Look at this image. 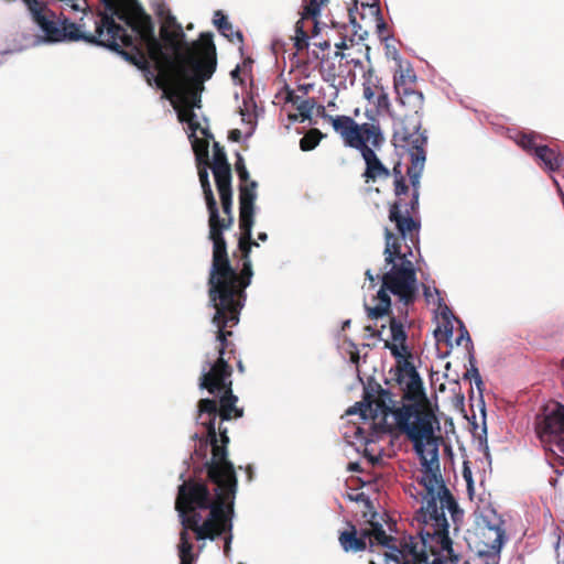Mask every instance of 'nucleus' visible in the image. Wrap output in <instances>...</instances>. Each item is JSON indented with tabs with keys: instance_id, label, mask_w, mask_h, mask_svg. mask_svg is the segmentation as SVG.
<instances>
[{
	"instance_id": "f257e3e1",
	"label": "nucleus",
	"mask_w": 564,
	"mask_h": 564,
	"mask_svg": "<svg viewBox=\"0 0 564 564\" xmlns=\"http://www.w3.org/2000/svg\"><path fill=\"white\" fill-rule=\"evenodd\" d=\"M105 11L96 26V35L86 34L74 22L55 21L45 14L46 8L37 0H23L34 23L44 36L40 43L85 41L105 46L130 59L121 46H132L138 41L149 57L164 73L163 78L153 77L164 90V96L178 110L192 112L200 108L204 83L209 80L217 67L216 47L210 35H200V41L188 42L183 26L176 18L161 6L156 13L162 19L160 37L154 24L138 0H100Z\"/></svg>"
},
{
	"instance_id": "f03ea898",
	"label": "nucleus",
	"mask_w": 564,
	"mask_h": 564,
	"mask_svg": "<svg viewBox=\"0 0 564 564\" xmlns=\"http://www.w3.org/2000/svg\"><path fill=\"white\" fill-rule=\"evenodd\" d=\"M219 417L215 400L204 398L198 402L196 423L202 427L193 438H198L195 455L203 459L213 489L197 478L189 477L178 486L175 509L182 524L178 543L180 564H194L193 543L189 531L197 541H215L224 534V554L231 550L234 503L238 480L234 464L228 459V430L216 420Z\"/></svg>"
},
{
	"instance_id": "7ed1b4c3",
	"label": "nucleus",
	"mask_w": 564,
	"mask_h": 564,
	"mask_svg": "<svg viewBox=\"0 0 564 564\" xmlns=\"http://www.w3.org/2000/svg\"><path fill=\"white\" fill-rule=\"evenodd\" d=\"M393 416L398 430L412 443L422 466L420 482L425 494L419 510V519L433 527V531L424 532L422 539L426 543L427 536H437L443 549H451L452 539L445 511L451 513L455 523L463 517V511L441 474L442 438L436 434L441 431L440 420L430 400L404 402L394 410Z\"/></svg>"
},
{
	"instance_id": "20e7f679",
	"label": "nucleus",
	"mask_w": 564,
	"mask_h": 564,
	"mask_svg": "<svg viewBox=\"0 0 564 564\" xmlns=\"http://www.w3.org/2000/svg\"><path fill=\"white\" fill-rule=\"evenodd\" d=\"M240 237L239 249L241 251L242 267L238 273L235 270V278L228 284V292L220 289V299L213 301L208 292V304L214 310L212 326L216 332L218 343L215 352L207 354L202 365L198 387L207 390L214 398L218 408V415L221 421H229L232 417H241L243 410L237 406L238 397L232 392V368L229 359L226 358L227 348L230 343L228 337L232 335L227 327L238 325L241 310L246 303V289L251 284L253 269L251 262V249L258 248L259 242L252 237L253 226H250L249 236L246 228L239 223Z\"/></svg>"
},
{
	"instance_id": "39448f33",
	"label": "nucleus",
	"mask_w": 564,
	"mask_h": 564,
	"mask_svg": "<svg viewBox=\"0 0 564 564\" xmlns=\"http://www.w3.org/2000/svg\"><path fill=\"white\" fill-rule=\"evenodd\" d=\"M413 252L401 251L400 239L388 228H384V265L382 273L375 275L371 269H367L365 275L372 284L376 279L381 280V288L377 293L378 304L373 307L366 306L370 318H380L387 315L391 308L389 292L398 296L404 305L412 303L419 291L416 271L409 259Z\"/></svg>"
},
{
	"instance_id": "423d86ee",
	"label": "nucleus",
	"mask_w": 564,
	"mask_h": 564,
	"mask_svg": "<svg viewBox=\"0 0 564 564\" xmlns=\"http://www.w3.org/2000/svg\"><path fill=\"white\" fill-rule=\"evenodd\" d=\"M223 210L227 218L218 217L215 221L209 214V239L213 241V262L209 271L208 285L212 300L220 299V289L228 290V284L235 278V269L231 267L228 254L227 245L223 236V230L230 227L234 221L232 209V189L231 182L216 184Z\"/></svg>"
},
{
	"instance_id": "0eeeda50",
	"label": "nucleus",
	"mask_w": 564,
	"mask_h": 564,
	"mask_svg": "<svg viewBox=\"0 0 564 564\" xmlns=\"http://www.w3.org/2000/svg\"><path fill=\"white\" fill-rule=\"evenodd\" d=\"M393 139L406 148L410 154L411 165L406 174L412 186V193H420L421 176L426 161L424 149L427 143L426 131H421L420 121L413 120L411 127L403 126L401 129H395Z\"/></svg>"
},
{
	"instance_id": "6e6552de",
	"label": "nucleus",
	"mask_w": 564,
	"mask_h": 564,
	"mask_svg": "<svg viewBox=\"0 0 564 564\" xmlns=\"http://www.w3.org/2000/svg\"><path fill=\"white\" fill-rule=\"evenodd\" d=\"M324 118L328 119L334 130L340 134L345 144L349 148L357 149L364 145V142H369L373 148H380L383 142V135L379 126L373 123H357L348 116H336L325 113L322 107Z\"/></svg>"
},
{
	"instance_id": "1a4fd4ad",
	"label": "nucleus",
	"mask_w": 564,
	"mask_h": 564,
	"mask_svg": "<svg viewBox=\"0 0 564 564\" xmlns=\"http://www.w3.org/2000/svg\"><path fill=\"white\" fill-rule=\"evenodd\" d=\"M417 521L424 524V529L420 531V538H422V534L426 531L432 532L433 527L431 524H426L422 520L419 519V514L416 516ZM432 542H436L441 550L444 552H447L451 561L453 564H457L458 562V555L454 554L453 551V543L451 544V549H443L442 543L437 536H427L426 543H424L423 539H421L422 549L417 550V543L414 542V539L410 536L408 540L403 543V550L400 549H393L394 553H384V563L386 564H411L409 561H401V555L403 553H406L411 555L414 560H421L426 562L427 561V554L426 549L429 547L432 551Z\"/></svg>"
},
{
	"instance_id": "9d476101",
	"label": "nucleus",
	"mask_w": 564,
	"mask_h": 564,
	"mask_svg": "<svg viewBox=\"0 0 564 564\" xmlns=\"http://www.w3.org/2000/svg\"><path fill=\"white\" fill-rule=\"evenodd\" d=\"M397 381L400 384L404 402H417L429 400L423 380L414 365L408 360L398 368Z\"/></svg>"
},
{
	"instance_id": "9b49d317",
	"label": "nucleus",
	"mask_w": 564,
	"mask_h": 564,
	"mask_svg": "<svg viewBox=\"0 0 564 564\" xmlns=\"http://www.w3.org/2000/svg\"><path fill=\"white\" fill-rule=\"evenodd\" d=\"M489 543H481L473 557V564H499L505 541V530L499 525H489Z\"/></svg>"
},
{
	"instance_id": "f8f14e48",
	"label": "nucleus",
	"mask_w": 564,
	"mask_h": 564,
	"mask_svg": "<svg viewBox=\"0 0 564 564\" xmlns=\"http://www.w3.org/2000/svg\"><path fill=\"white\" fill-rule=\"evenodd\" d=\"M258 183L248 181L240 185L239 193V223L250 232V226L254 225L256 200Z\"/></svg>"
},
{
	"instance_id": "ddd939ff",
	"label": "nucleus",
	"mask_w": 564,
	"mask_h": 564,
	"mask_svg": "<svg viewBox=\"0 0 564 564\" xmlns=\"http://www.w3.org/2000/svg\"><path fill=\"white\" fill-rule=\"evenodd\" d=\"M389 219L394 223L400 234L401 240H410L412 243L419 240L420 221L415 220L411 215L403 214L401 202L393 203L389 210ZM402 246V243L400 242Z\"/></svg>"
},
{
	"instance_id": "4468645a",
	"label": "nucleus",
	"mask_w": 564,
	"mask_h": 564,
	"mask_svg": "<svg viewBox=\"0 0 564 564\" xmlns=\"http://www.w3.org/2000/svg\"><path fill=\"white\" fill-rule=\"evenodd\" d=\"M375 149L369 142H364V145L357 148L366 163V170L364 177L366 183L376 182L378 178H388L390 171L383 165V163L377 156Z\"/></svg>"
},
{
	"instance_id": "2eb2a0df",
	"label": "nucleus",
	"mask_w": 564,
	"mask_h": 564,
	"mask_svg": "<svg viewBox=\"0 0 564 564\" xmlns=\"http://www.w3.org/2000/svg\"><path fill=\"white\" fill-rule=\"evenodd\" d=\"M549 436L558 438L564 443V405L556 403L545 415L541 424V437Z\"/></svg>"
},
{
	"instance_id": "dca6fc26",
	"label": "nucleus",
	"mask_w": 564,
	"mask_h": 564,
	"mask_svg": "<svg viewBox=\"0 0 564 564\" xmlns=\"http://www.w3.org/2000/svg\"><path fill=\"white\" fill-rule=\"evenodd\" d=\"M395 88L399 89V80L395 79ZM400 100L402 105L408 106L413 112V116L405 117L404 120L400 123V127L397 129H401L403 126L411 127L413 120H419L421 123L420 111L423 109L424 96L422 91L414 90L412 88H403L402 91L398 90Z\"/></svg>"
},
{
	"instance_id": "f3484780",
	"label": "nucleus",
	"mask_w": 564,
	"mask_h": 564,
	"mask_svg": "<svg viewBox=\"0 0 564 564\" xmlns=\"http://www.w3.org/2000/svg\"><path fill=\"white\" fill-rule=\"evenodd\" d=\"M375 393H380L382 397H386V395L389 394V392L387 390L382 389L380 384H378V383H375V384L369 383L364 389L362 401L356 403L354 406L348 409L347 410V414L351 415V414L359 413L362 419H367L368 413L372 409V404H373V401H375Z\"/></svg>"
},
{
	"instance_id": "a211bd4d",
	"label": "nucleus",
	"mask_w": 564,
	"mask_h": 564,
	"mask_svg": "<svg viewBox=\"0 0 564 564\" xmlns=\"http://www.w3.org/2000/svg\"><path fill=\"white\" fill-rule=\"evenodd\" d=\"M212 171L216 184L231 182V170L227 161V155L218 143L214 144Z\"/></svg>"
},
{
	"instance_id": "6ab92c4d",
	"label": "nucleus",
	"mask_w": 564,
	"mask_h": 564,
	"mask_svg": "<svg viewBox=\"0 0 564 564\" xmlns=\"http://www.w3.org/2000/svg\"><path fill=\"white\" fill-rule=\"evenodd\" d=\"M367 536H369L368 531H364L360 536L357 535V530L354 525H350V530H345L340 532L338 541L341 549L345 552L357 553L366 550L367 547Z\"/></svg>"
},
{
	"instance_id": "aec40b11",
	"label": "nucleus",
	"mask_w": 564,
	"mask_h": 564,
	"mask_svg": "<svg viewBox=\"0 0 564 564\" xmlns=\"http://www.w3.org/2000/svg\"><path fill=\"white\" fill-rule=\"evenodd\" d=\"M390 333L393 343L387 340L384 343V348L389 349L392 356H394L395 358H400L402 357L400 347L403 351H406L405 340L408 338V335L404 330L403 324L395 317H392L390 319Z\"/></svg>"
},
{
	"instance_id": "412c9836",
	"label": "nucleus",
	"mask_w": 564,
	"mask_h": 564,
	"mask_svg": "<svg viewBox=\"0 0 564 564\" xmlns=\"http://www.w3.org/2000/svg\"><path fill=\"white\" fill-rule=\"evenodd\" d=\"M198 176H199V182H200V185H202V188L204 192L208 213L212 214V219L215 221V219L218 217V207H217V202L215 199V196L213 194V189H212V186L209 183L208 172H207L206 166L198 169Z\"/></svg>"
},
{
	"instance_id": "4be33fe9",
	"label": "nucleus",
	"mask_w": 564,
	"mask_h": 564,
	"mask_svg": "<svg viewBox=\"0 0 564 564\" xmlns=\"http://www.w3.org/2000/svg\"><path fill=\"white\" fill-rule=\"evenodd\" d=\"M534 155L542 161L546 170L551 172L558 170L564 162V156L556 154L547 145H539L534 148Z\"/></svg>"
},
{
	"instance_id": "5701e85b",
	"label": "nucleus",
	"mask_w": 564,
	"mask_h": 564,
	"mask_svg": "<svg viewBox=\"0 0 564 564\" xmlns=\"http://www.w3.org/2000/svg\"><path fill=\"white\" fill-rule=\"evenodd\" d=\"M369 532V540L370 545H373L375 543L380 544L384 547L390 549L391 551L389 553H394L393 549H398L397 546L390 545V542L393 540L392 536L388 535L386 531L383 530L382 525L379 523H375L372 527L371 532Z\"/></svg>"
},
{
	"instance_id": "b1692460",
	"label": "nucleus",
	"mask_w": 564,
	"mask_h": 564,
	"mask_svg": "<svg viewBox=\"0 0 564 564\" xmlns=\"http://www.w3.org/2000/svg\"><path fill=\"white\" fill-rule=\"evenodd\" d=\"M468 362H469V369L466 371V373L464 375V379H469V380H474L475 382V386L479 392V395H480V402L482 404V413L485 414V410H484V406H485V403H484V400H482V380H481V377H480V373H479V370L476 366V358L474 356L473 352H469L468 355Z\"/></svg>"
},
{
	"instance_id": "393cba45",
	"label": "nucleus",
	"mask_w": 564,
	"mask_h": 564,
	"mask_svg": "<svg viewBox=\"0 0 564 564\" xmlns=\"http://www.w3.org/2000/svg\"><path fill=\"white\" fill-rule=\"evenodd\" d=\"M254 107L252 99H243V108H240V116L243 123H247L250 126V130L247 133L248 137H250L256 128V116L251 112V108Z\"/></svg>"
},
{
	"instance_id": "a878e982",
	"label": "nucleus",
	"mask_w": 564,
	"mask_h": 564,
	"mask_svg": "<svg viewBox=\"0 0 564 564\" xmlns=\"http://www.w3.org/2000/svg\"><path fill=\"white\" fill-rule=\"evenodd\" d=\"M362 8L367 10L369 15H372L375 18L377 32L381 34L387 29V24L382 18L379 2L373 1L372 3H362Z\"/></svg>"
},
{
	"instance_id": "bb28decb",
	"label": "nucleus",
	"mask_w": 564,
	"mask_h": 564,
	"mask_svg": "<svg viewBox=\"0 0 564 564\" xmlns=\"http://www.w3.org/2000/svg\"><path fill=\"white\" fill-rule=\"evenodd\" d=\"M327 0H308L304 7L302 19L313 18L316 19L321 15L322 7Z\"/></svg>"
},
{
	"instance_id": "cd10ccee",
	"label": "nucleus",
	"mask_w": 564,
	"mask_h": 564,
	"mask_svg": "<svg viewBox=\"0 0 564 564\" xmlns=\"http://www.w3.org/2000/svg\"><path fill=\"white\" fill-rule=\"evenodd\" d=\"M441 315L444 321V335L446 339L449 340L453 337L454 333L453 321H456L457 318L454 316L453 312L446 305L442 307Z\"/></svg>"
},
{
	"instance_id": "c85d7f7f",
	"label": "nucleus",
	"mask_w": 564,
	"mask_h": 564,
	"mask_svg": "<svg viewBox=\"0 0 564 564\" xmlns=\"http://www.w3.org/2000/svg\"><path fill=\"white\" fill-rule=\"evenodd\" d=\"M295 47L297 51L304 50L308 47V35L303 29V24L301 21H297L295 24Z\"/></svg>"
},
{
	"instance_id": "c756f323",
	"label": "nucleus",
	"mask_w": 564,
	"mask_h": 564,
	"mask_svg": "<svg viewBox=\"0 0 564 564\" xmlns=\"http://www.w3.org/2000/svg\"><path fill=\"white\" fill-rule=\"evenodd\" d=\"M213 23L223 34H226L227 31H232V24L220 10L215 11Z\"/></svg>"
},
{
	"instance_id": "7c9ffc66",
	"label": "nucleus",
	"mask_w": 564,
	"mask_h": 564,
	"mask_svg": "<svg viewBox=\"0 0 564 564\" xmlns=\"http://www.w3.org/2000/svg\"><path fill=\"white\" fill-rule=\"evenodd\" d=\"M235 167L241 183H247L248 181H250V175L246 167L245 160L239 153L237 154Z\"/></svg>"
},
{
	"instance_id": "2f4dec72",
	"label": "nucleus",
	"mask_w": 564,
	"mask_h": 564,
	"mask_svg": "<svg viewBox=\"0 0 564 564\" xmlns=\"http://www.w3.org/2000/svg\"><path fill=\"white\" fill-rule=\"evenodd\" d=\"M314 106L315 102L312 99H305L299 104L297 110L302 117V121L311 119Z\"/></svg>"
},
{
	"instance_id": "473e14b6",
	"label": "nucleus",
	"mask_w": 564,
	"mask_h": 564,
	"mask_svg": "<svg viewBox=\"0 0 564 564\" xmlns=\"http://www.w3.org/2000/svg\"><path fill=\"white\" fill-rule=\"evenodd\" d=\"M393 171L395 173V181H394L395 195L401 196V195L406 194L408 185L405 184L404 177L402 176L401 172L399 170H397L395 167L393 169Z\"/></svg>"
},
{
	"instance_id": "72a5a7b5",
	"label": "nucleus",
	"mask_w": 564,
	"mask_h": 564,
	"mask_svg": "<svg viewBox=\"0 0 564 564\" xmlns=\"http://www.w3.org/2000/svg\"><path fill=\"white\" fill-rule=\"evenodd\" d=\"M456 322L459 324V329H460V334L456 338V345L459 346L463 340H466L467 341V349H468L469 352H471L473 343H471L470 335H469L467 328L465 327L464 323L460 319H456Z\"/></svg>"
},
{
	"instance_id": "f704fd0d",
	"label": "nucleus",
	"mask_w": 564,
	"mask_h": 564,
	"mask_svg": "<svg viewBox=\"0 0 564 564\" xmlns=\"http://www.w3.org/2000/svg\"><path fill=\"white\" fill-rule=\"evenodd\" d=\"M517 143L524 150L529 151V150H533L534 151V148H536L534 145V141H533V137L530 135V134H521L518 139H517Z\"/></svg>"
},
{
	"instance_id": "c9c22d12",
	"label": "nucleus",
	"mask_w": 564,
	"mask_h": 564,
	"mask_svg": "<svg viewBox=\"0 0 564 564\" xmlns=\"http://www.w3.org/2000/svg\"><path fill=\"white\" fill-rule=\"evenodd\" d=\"M419 198H420V193H412V198L403 214L411 215V214L415 213L419 208Z\"/></svg>"
},
{
	"instance_id": "e433bc0d",
	"label": "nucleus",
	"mask_w": 564,
	"mask_h": 564,
	"mask_svg": "<svg viewBox=\"0 0 564 564\" xmlns=\"http://www.w3.org/2000/svg\"><path fill=\"white\" fill-rule=\"evenodd\" d=\"M318 144V140L304 137L300 140V148L302 151H311Z\"/></svg>"
},
{
	"instance_id": "4c0bfd02",
	"label": "nucleus",
	"mask_w": 564,
	"mask_h": 564,
	"mask_svg": "<svg viewBox=\"0 0 564 564\" xmlns=\"http://www.w3.org/2000/svg\"><path fill=\"white\" fill-rule=\"evenodd\" d=\"M364 84H368L369 87L373 88V87H378V83H379V79L378 77L375 75V72L373 69H368L367 73H365L364 75Z\"/></svg>"
},
{
	"instance_id": "58836bf2",
	"label": "nucleus",
	"mask_w": 564,
	"mask_h": 564,
	"mask_svg": "<svg viewBox=\"0 0 564 564\" xmlns=\"http://www.w3.org/2000/svg\"><path fill=\"white\" fill-rule=\"evenodd\" d=\"M377 106L379 108H388L390 106L389 96L382 88L377 97Z\"/></svg>"
},
{
	"instance_id": "ea45409f",
	"label": "nucleus",
	"mask_w": 564,
	"mask_h": 564,
	"mask_svg": "<svg viewBox=\"0 0 564 564\" xmlns=\"http://www.w3.org/2000/svg\"><path fill=\"white\" fill-rule=\"evenodd\" d=\"M478 448H479V451H481L484 453L486 459L490 464L491 456H490V452H489V446H488L487 437H485L484 440L481 437L479 438Z\"/></svg>"
},
{
	"instance_id": "a19ab883",
	"label": "nucleus",
	"mask_w": 564,
	"mask_h": 564,
	"mask_svg": "<svg viewBox=\"0 0 564 564\" xmlns=\"http://www.w3.org/2000/svg\"><path fill=\"white\" fill-rule=\"evenodd\" d=\"M362 96L366 100L370 101L375 97L373 88L369 87L368 84H362Z\"/></svg>"
},
{
	"instance_id": "79ce46f5",
	"label": "nucleus",
	"mask_w": 564,
	"mask_h": 564,
	"mask_svg": "<svg viewBox=\"0 0 564 564\" xmlns=\"http://www.w3.org/2000/svg\"><path fill=\"white\" fill-rule=\"evenodd\" d=\"M350 22L354 24L355 28V34L359 36V40H365L368 35L367 31H364L362 33H359L361 30V26L356 23L355 18H351Z\"/></svg>"
},
{
	"instance_id": "37998d69",
	"label": "nucleus",
	"mask_w": 564,
	"mask_h": 564,
	"mask_svg": "<svg viewBox=\"0 0 564 564\" xmlns=\"http://www.w3.org/2000/svg\"><path fill=\"white\" fill-rule=\"evenodd\" d=\"M409 79L411 83H414L416 80V76L412 73L410 68H406L404 73L401 74V80Z\"/></svg>"
},
{
	"instance_id": "c03bdc74",
	"label": "nucleus",
	"mask_w": 564,
	"mask_h": 564,
	"mask_svg": "<svg viewBox=\"0 0 564 564\" xmlns=\"http://www.w3.org/2000/svg\"><path fill=\"white\" fill-rule=\"evenodd\" d=\"M347 470L351 473H359L361 470L360 464L358 462H351L348 464Z\"/></svg>"
},
{
	"instance_id": "a18cd8bd",
	"label": "nucleus",
	"mask_w": 564,
	"mask_h": 564,
	"mask_svg": "<svg viewBox=\"0 0 564 564\" xmlns=\"http://www.w3.org/2000/svg\"><path fill=\"white\" fill-rule=\"evenodd\" d=\"M463 476H464L468 487H470L473 484V478H471V471L467 467L464 468Z\"/></svg>"
},
{
	"instance_id": "49530a36",
	"label": "nucleus",
	"mask_w": 564,
	"mask_h": 564,
	"mask_svg": "<svg viewBox=\"0 0 564 564\" xmlns=\"http://www.w3.org/2000/svg\"><path fill=\"white\" fill-rule=\"evenodd\" d=\"M229 138L232 140V141H236L238 142L241 138V131L238 130V129H234L230 131V134H229Z\"/></svg>"
},
{
	"instance_id": "de8ad7c7",
	"label": "nucleus",
	"mask_w": 564,
	"mask_h": 564,
	"mask_svg": "<svg viewBox=\"0 0 564 564\" xmlns=\"http://www.w3.org/2000/svg\"><path fill=\"white\" fill-rule=\"evenodd\" d=\"M365 329H366V332L370 333V336H372V337H378V338L381 337L382 332L381 330L376 332L372 326H366Z\"/></svg>"
},
{
	"instance_id": "09e8293b",
	"label": "nucleus",
	"mask_w": 564,
	"mask_h": 564,
	"mask_svg": "<svg viewBox=\"0 0 564 564\" xmlns=\"http://www.w3.org/2000/svg\"><path fill=\"white\" fill-rule=\"evenodd\" d=\"M423 293H424V296L426 297V300H427V301H430V299H431V297H432V295H433V292H432L431 288H430V286L424 285V288H423Z\"/></svg>"
},
{
	"instance_id": "8fccbe9b",
	"label": "nucleus",
	"mask_w": 564,
	"mask_h": 564,
	"mask_svg": "<svg viewBox=\"0 0 564 564\" xmlns=\"http://www.w3.org/2000/svg\"><path fill=\"white\" fill-rule=\"evenodd\" d=\"M246 474H247L248 481H252L253 480V469L251 466L246 467Z\"/></svg>"
},
{
	"instance_id": "3c124183",
	"label": "nucleus",
	"mask_w": 564,
	"mask_h": 564,
	"mask_svg": "<svg viewBox=\"0 0 564 564\" xmlns=\"http://www.w3.org/2000/svg\"><path fill=\"white\" fill-rule=\"evenodd\" d=\"M14 52H17V51H15V50H9V51H3V52H1V53H0V65L3 63L4 56H6L7 54H12V53H14Z\"/></svg>"
},
{
	"instance_id": "603ef678",
	"label": "nucleus",
	"mask_w": 564,
	"mask_h": 564,
	"mask_svg": "<svg viewBox=\"0 0 564 564\" xmlns=\"http://www.w3.org/2000/svg\"><path fill=\"white\" fill-rule=\"evenodd\" d=\"M258 240L262 241V242H265L268 240V235L267 232H259L258 234Z\"/></svg>"
},
{
	"instance_id": "864d4df0",
	"label": "nucleus",
	"mask_w": 564,
	"mask_h": 564,
	"mask_svg": "<svg viewBox=\"0 0 564 564\" xmlns=\"http://www.w3.org/2000/svg\"><path fill=\"white\" fill-rule=\"evenodd\" d=\"M335 47H336L337 50H344V48H347V44H346V42H345V41H340V42H338V43H336V44H335Z\"/></svg>"
},
{
	"instance_id": "5fc2aeb1",
	"label": "nucleus",
	"mask_w": 564,
	"mask_h": 564,
	"mask_svg": "<svg viewBox=\"0 0 564 564\" xmlns=\"http://www.w3.org/2000/svg\"><path fill=\"white\" fill-rule=\"evenodd\" d=\"M431 564H446V562L443 558L436 556L433 558Z\"/></svg>"
},
{
	"instance_id": "6e6d98bb",
	"label": "nucleus",
	"mask_w": 564,
	"mask_h": 564,
	"mask_svg": "<svg viewBox=\"0 0 564 564\" xmlns=\"http://www.w3.org/2000/svg\"><path fill=\"white\" fill-rule=\"evenodd\" d=\"M239 73H240V68H239V66H237L235 69L231 70L230 75L235 79L238 77Z\"/></svg>"
},
{
	"instance_id": "4d7b16f0",
	"label": "nucleus",
	"mask_w": 564,
	"mask_h": 564,
	"mask_svg": "<svg viewBox=\"0 0 564 564\" xmlns=\"http://www.w3.org/2000/svg\"><path fill=\"white\" fill-rule=\"evenodd\" d=\"M358 360H359V355H358L357 352H356V354H352V355H351V361H352L354 364H357V362H358Z\"/></svg>"
},
{
	"instance_id": "13d9d810",
	"label": "nucleus",
	"mask_w": 564,
	"mask_h": 564,
	"mask_svg": "<svg viewBox=\"0 0 564 564\" xmlns=\"http://www.w3.org/2000/svg\"><path fill=\"white\" fill-rule=\"evenodd\" d=\"M350 323H351V322H350V319H346V321H344V322H343V329H345V328L349 327V326H350Z\"/></svg>"
},
{
	"instance_id": "bf43d9fd",
	"label": "nucleus",
	"mask_w": 564,
	"mask_h": 564,
	"mask_svg": "<svg viewBox=\"0 0 564 564\" xmlns=\"http://www.w3.org/2000/svg\"><path fill=\"white\" fill-rule=\"evenodd\" d=\"M319 47H321L322 50H326V48H328V47H329V44H328V42H324V43L319 44Z\"/></svg>"
},
{
	"instance_id": "052dcab7",
	"label": "nucleus",
	"mask_w": 564,
	"mask_h": 564,
	"mask_svg": "<svg viewBox=\"0 0 564 564\" xmlns=\"http://www.w3.org/2000/svg\"><path fill=\"white\" fill-rule=\"evenodd\" d=\"M391 56H393V58L397 61L399 59V54L397 51H394L393 53H391Z\"/></svg>"
},
{
	"instance_id": "680f3d73",
	"label": "nucleus",
	"mask_w": 564,
	"mask_h": 564,
	"mask_svg": "<svg viewBox=\"0 0 564 564\" xmlns=\"http://www.w3.org/2000/svg\"><path fill=\"white\" fill-rule=\"evenodd\" d=\"M391 56H393V58L397 61L399 59V54L397 51H394L393 53H391Z\"/></svg>"
},
{
	"instance_id": "e2e57ef3",
	"label": "nucleus",
	"mask_w": 564,
	"mask_h": 564,
	"mask_svg": "<svg viewBox=\"0 0 564 564\" xmlns=\"http://www.w3.org/2000/svg\"><path fill=\"white\" fill-rule=\"evenodd\" d=\"M433 292H434L437 296H440V291H438L437 289H434V290H433ZM438 302H440V303L442 302V299H441V297H438Z\"/></svg>"
},
{
	"instance_id": "0e129e2a",
	"label": "nucleus",
	"mask_w": 564,
	"mask_h": 564,
	"mask_svg": "<svg viewBox=\"0 0 564 564\" xmlns=\"http://www.w3.org/2000/svg\"><path fill=\"white\" fill-rule=\"evenodd\" d=\"M238 367H239V370H240V371H242V370H243V366H242L241 361H239Z\"/></svg>"
},
{
	"instance_id": "69168bd1",
	"label": "nucleus",
	"mask_w": 564,
	"mask_h": 564,
	"mask_svg": "<svg viewBox=\"0 0 564 564\" xmlns=\"http://www.w3.org/2000/svg\"><path fill=\"white\" fill-rule=\"evenodd\" d=\"M236 35H237V37H238L239 40H241V39H242V35H241V33H240V32H237V33H236Z\"/></svg>"
},
{
	"instance_id": "338daca9",
	"label": "nucleus",
	"mask_w": 564,
	"mask_h": 564,
	"mask_svg": "<svg viewBox=\"0 0 564 564\" xmlns=\"http://www.w3.org/2000/svg\"><path fill=\"white\" fill-rule=\"evenodd\" d=\"M369 564H377V563L373 560H370Z\"/></svg>"
},
{
	"instance_id": "774afa93",
	"label": "nucleus",
	"mask_w": 564,
	"mask_h": 564,
	"mask_svg": "<svg viewBox=\"0 0 564 564\" xmlns=\"http://www.w3.org/2000/svg\"><path fill=\"white\" fill-rule=\"evenodd\" d=\"M557 564H564V560H563V561H558V563H557Z\"/></svg>"
}]
</instances>
